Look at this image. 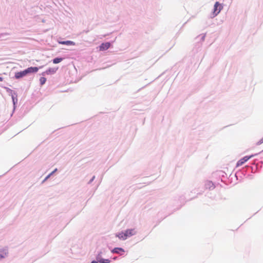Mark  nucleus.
<instances>
[{
	"label": "nucleus",
	"mask_w": 263,
	"mask_h": 263,
	"mask_svg": "<svg viewBox=\"0 0 263 263\" xmlns=\"http://www.w3.org/2000/svg\"><path fill=\"white\" fill-rule=\"evenodd\" d=\"M120 252L122 253H124V250L123 249L121 248H115L111 252L112 253L120 254Z\"/></svg>",
	"instance_id": "nucleus-8"
},
{
	"label": "nucleus",
	"mask_w": 263,
	"mask_h": 263,
	"mask_svg": "<svg viewBox=\"0 0 263 263\" xmlns=\"http://www.w3.org/2000/svg\"><path fill=\"white\" fill-rule=\"evenodd\" d=\"M3 81V78L1 77H0V82H2Z\"/></svg>",
	"instance_id": "nucleus-16"
},
{
	"label": "nucleus",
	"mask_w": 263,
	"mask_h": 263,
	"mask_svg": "<svg viewBox=\"0 0 263 263\" xmlns=\"http://www.w3.org/2000/svg\"><path fill=\"white\" fill-rule=\"evenodd\" d=\"M125 235V232H121L119 234H116V236L117 237H118L120 239H123V240L126 239Z\"/></svg>",
	"instance_id": "nucleus-9"
},
{
	"label": "nucleus",
	"mask_w": 263,
	"mask_h": 263,
	"mask_svg": "<svg viewBox=\"0 0 263 263\" xmlns=\"http://www.w3.org/2000/svg\"><path fill=\"white\" fill-rule=\"evenodd\" d=\"M91 263H98V262L96 261H92Z\"/></svg>",
	"instance_id": "nucleus-17"
},
{
	"label": "nucleus",
	"mask_w": 263,
	"mask_h": 263,
	"mask_svg": "<svg viewBox=\"0 0 263 263\" xmlns=\"http://www.w3.org/2000/svg\"><path fill=\"white\" fill-rule=\"evenodd\" d=\"M60 43L62 44H63V45H74V43L72 41H63V42H61Z\"/></svg>",
	"instance_id": "nucleus-10"
},
{
	"label": "nucleus",
	"mask_w": 263,
	"mask_h": 263,
	"mask_svg": "<svg viewBox=\"0 0 263 263\" xmlns=\"http://www.w3.org/2000/svg\"><path fill=\"white\" fill-rule=\"evenodd\" d=\"M125 236L126 237V238L127 239L128 237H130L135 235L136 234V231H135L134 229H128L125 232Z\"/></svg>",
	"instance_id": "nucleus-5"
},
{
	"label": "nucleus",
	"mask_w": 263,
	"mask_h": 263,
	"mask_svg": "<svg viewBox=\"0 0 263 263\" xmlns=\"http://www.w3.org/2000/svg\"><path fill=\"white\" fill-rule=\"evenodd\" d=\"M27 74L32 72H36L39 70V68L36 67H30L25 69Z\"/></svg>",
	"instance_id": "nucleus-7"
},
{
	"label": "nucleus",
	"mask_w": 263,
	"mask_h": 263,
	"mask_svg": "<svg viewBox=\"0 0 263 263\" xmlns=\"http://www.w3.org/2000/svg\"><path fill=\"white\" fill-rule=\"evenodd\" d=\"M57 171V169H55L54 171L51 172L50 174H49L45 179V180H47L48 178L50 177V176L55 172Z\"/></svg>",
	"instance_id": "nucleus-15"
},
{
	"label": "nucleus",
	"mask_w": 263,
	"mask_h": 263,
	"mask_svg": "<svg viewBox=\"0 0 263 263\" xmlns=\"http://www.w3.org/2000/svg\"><path fill=\"white\" fill-rule=\"evenodd\" d=\"M57 70H58V68H49L46 71L44 72L42 74H47V75L54 74V73L56 72Z\"/></svg>",
	"instance_id": "nucleus-3"
},
{
	"label": "nucleus",
	"mask_w": 263,
	"mask_h": 263,
	"mask_svg": "<svg viewBox=\"0 0 263 263\" xmlns=\"http://www.w3.org/2000/svg\"><path fill=\"white\" fill-rule=\"evenodd\" d=\"M263 143V137L259 140L258 141L257 143H256V144L259 145H260L262 143Z\"/></svg>",
	"instance_id": "nucleus-14"
},
{
	"label": "nucleus",
	"mask_w": 263,
	"mask_h": 263,
	"mask_svg": "<svg viewBox=\"0 0 263 263\" xmlns=\"http://www.w3.org/2000/svg\"><path fill=\"white\" fill-rule=\"evenodd\" d=\"M63 61V58H57L53 60V63L54 64H58L60 63Z\"/></svg>",
	"instance_id": "nucleus-11"
},
{
	"label": "nucleus",
	"mask_w": 263,
	"mask_h": 263,
	"mask_svg": "<svg viewBox=\"0 0 263 263\" xmlns=\"http://www.w3.org/2000/svg\"><path fill=\"white\" fill-rule=\"evenodd\" d=\"M253 155H251L250 156H245L240 160H239L236 164V167H239L242 165H243L245 162H246L248 160H249L250 158H251Z\"/></svg>",
	"instance_id": "nucleus-2"
},
{
	"label": "nucleus",
	"mask_w": 263,
	"mask_h": 263,
	"mask_svg": "<svg viewBox=\"0 0 263 263\" xmlns=\"http://www.w3.org/2000/svg\"><path fill=\"white\" fill-rule=\"evenodd\" d=\"M46 81V79L45 77H41L40 79V82L41 85H44Z\"/></svg>",
	"instance_id": "nucleus-12"
},
{
	"label": "nucleus",
	"mask_w": 263,
	"mask_h": 263,
	"mask_svg": "<svg viewBox=\"0 0 263 263\" xmlns=\"http://www.w3.org/2000/svg\"><path fill=\"white\" fill-rule=\"evenodd\" d=\"M110 46V44L108 42L102 43L99 47L100 51L106 50L108 49Z\"/></svg>",
	"instance_id": "nucleus-4"
},
{
	"label": "nucleus",
	"mask_w": 263,
	"mask_h": 263,
	"mask_svg": "<svg viewBox=\"0 0 263 263\" xmlns=\"http://www.w3.org/2000/svg\"><path fill=\"white\" fill-rule=\"evenodd\" d=\"M99 261L100 263H109L110 260H109V259H101Z\"/></svg>",
	"instance_id": "nucleus-13"
},
{
	"label": "nucleus",
	"mask_w": 263,
	"mask_h": 263,
	"mask_svg": "<svg viewBox=\"0 0 263 263\" xmlns=\"http://www.w3.org/2000/svg\"><path fill=\"white\" fill-rule=\"evenodd\" d=\"M222 8V6L219 4V2H217L214 5V11L213 16H216L221 11Z\"/></svg>",
	"instance_id": "nucleus-1"
},
{
	"label": "nucleus",
	"mask_w": 263,
	"mask_h": 263,
	"mask_svg": "<svg viewBox=\"0 0 263 263\" xmlns=\"http://www.w3.org/2000/svg\"><path fill=\"white\" fill-rule=\"evenodd\" d=\"M27 74L26 72V70H24L22 71H20L16 72L15 74V77L16 79H20L21 78H22L25 76H26Z\"/></svg>",
	"instance_id": "nucleus-6"
}]
</instances>
